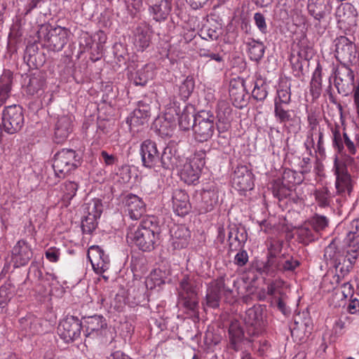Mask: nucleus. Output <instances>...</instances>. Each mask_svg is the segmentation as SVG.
Listing matches in <instances>:
<instances>
[{
    "mask_svg": "<svg viewBox=\"0 0 359 359\" xmlns=\"http://www.w3.org/2000/svg\"><path fill=\"white\" fill-rule=\"evenodd\" d=\"M283 241H272L267 248L266 260L257 266L262 275L275 277L280 273L294 272L300 262L289 254H281Z\"/></svg>",
    "mask_w": 359,
    "mask_h": 359,
    "instance_id": "f257e3e1",
    "label": "nucleus"
},
{
    "mask_svg": "<svg viewBox=\"0 0 359 359\" xmlns=\"http://www.w3.org/2000/svg\"><path fill=\"white\" fill-rule=\"evenodd\" d=\"M158 237V226L154 217H146L137 227L130 228L127 238L130 240L144 252H150L155 248Z\"/></svg>",
    "mask_w": 359,
    "mask_h": 359,
    "instance_id": "f03ea898",
    "label": "nucleus"
},
{
    "mask_svg": "<svg viewBox=\"0 0 359 359\" xmlns=\"http://www.w3.org/2000/svg\"><path fill=\"white\" fill-rule=\"evenodd\" d=\"M37 34L48 49L58 52L67 43L70 31L60 26L53 27L50 24H44L40 26Z\"/></svg>",
    "mask_w": 359,
    "mask_h": 359,
    "instance_id": "7ed1b4c3",
    "label": "nucleus"
},
{
    "mask_svg": "<svg viewBox=\"0 0 359 359\" xmlns=\"http://www.w3.org/2000/svg\"><path fill=\"white\" fill-rule=\"evenodd\" d=\"M80 164V156L75 150L62 149L54 155L53 168L55 177L61 179L76 170Z\"/></svg>",
    "mask_w": 359,
    "mask_h": 359,
    "instance_id": "20e7f679",
    "label": "nucleus"
},
{
    "mask_svg": "<svg viewBox=\"0 0 359 359\" xmlns=\"http://www.w3.org/2000/svg\"><path fill=\"white\" fill-rule=\"evenodd\" d=\"M205 151H196L194 156L187 159L177 169L182 181L187 184H196L198 182L202 168L205 164Z\"/></svg>",
    "mask_w": 359,
    "mask_h": 359,
    "instance_id": "39448f33",
    "label": "nucleus"
},
{
    "mask_svg": "<svg viewBox=\"0 0 359 359\" xmlns=\"http://www.w3.org/2000/svg\"><path fill=\"white\" fill-rule=\"evenodd\" d=\"M215 116L210 111L201 110L196 114L193 125V136L198 142L208 141L215 130Z\"/></svg>",
    "mask_w": 359,
    "mask_h": 359,
    "instance_id": "423d86ee",
    "label": "nucleus"
},
{
    "mask_svg": "<svg viewBox=\"0 0 359 359\" xmlns=\"http://www.w3.org/2000/svg\"><path fill=\"white\" fill-rule=\"evenodd\" d=\"M236 284L233 277L221 276L210 283L205 296V306L216 309L219 306L221 292L225 295L231 294Z\"/></svg>",
    "mask_w": 359,
    "mask_h": 359,
    "instance_id": "0eeeda50",
    "label": "nucleus"
},
{
    "mask_svg": "<svg viewBox=\"0 0 359 359\" xmlns=\"http://www.w3.org/2000/svg\"><path fill=\"white\" fill-rule=\"evenodd\" d=\"M25 124L24 110L19 104L4 107L2 111V125L8 134L18 133Z\"/></svg>",
    "mask_w": 359,
    "mask_h": 359,
    "instance_id": "6e6552de",
    "label": "nucleus"
},
{
    "mask_svg": "<svg viewBox=\"0 0 359 359\" xmlns=\"http://www.w3.org/2000/svg\"><path fill=\"white\" fill-rule=\"evenodd\" d=\"M245 330L248 337H258L264 332L266 325L261 306H253L248 309L244 316Z\"/></svg>",
    "mask_w": 359,
    "mask_h": 359,
    "instance_id": "1a4fd4ad",
    "label": "nucleus"
},
{
    "mask_svg": "<svg viewBox=\"0 0 359 359\" xmlns=\"http://www.w3.org/2000/svg\"><path fill=\"white\" fill-rule=\"evenodd\" d=\"M180 297L182 304L188 311L196 312L198 306V285L196 280L185 276L180 283Z\"/></svg>",
    "mask_w": 359,
    "mask_h": 359,
    "instance_id": "9d476101",
    "label": "nucleus"
},
{
    "mask_svg": "<svg viewBox=\"0 0 359 359\" xmlns=\"http://www.w3.org/2000/svg\"><path fill=\"white\" fill-rule=\"evenodd\" d=\"M168 106H169L168 108V113L171 114L172 116L175 114L178 116L179 126L182 130L193 129L196 114H194L192 106H187L185 102H183L181 107V103L175 97L170 100Z\"/></svg>",
    "mask_w": 359,
    "mask_h": 359,
    "instance_id": "9b49d317",
    "label": "nucleus"
},
{
    "mask_svg": "<svg viewBox=\"0 0 359 359\" xmlns=\"http://www.w3.org/2000/svg\"><path fill=\"white\" fill-rule=\"evenodd\" d=\"M229 345L230 349L237 352L242 349V345L245 342H252L255 337H248L244 332L241 323L238 320H232L228 329Z\"/></svg>",
    "mask_w": 359,
    "mask_h": 359,
    "instance_id": "f8f14e48",
    "label": "nucleus"
},
{
    "mask_svg": "<svg viewBox=\"0 0 359 359\" xmlns=\"http://www.w3.org/2000/svg\"><path fill=\"white\" fill-rule=\"evenodd\" d=\"M81 328V322L77 317L67 316L60 323L57 333L61 339L69 343L79 337Z\"/></svg>",
    "mask_w": 359,
    "mask_h": 359,
    "instance_id": "ddd939ff",
    "label": "nucleus"
},
{
    "mask_svg": "<svg viewBox=\"0 0 359 359\" xmlns=\"http://www.w3.org/2000/svg\"><path fill=\"white\" fill-rule=\"evenodd\" d=\"M335 41V56L340 62L351 65L356 57L355 44L345 36H340Z\"/></svg>",
    "mask_w": 359,
    "mask_h": 359,
    "instance_id": "4468645a",
    "label": "nucleus"
},
{
    "mask_svg": "<svg viewBox=\"0 0 359 359\" xmlns=\"http://www.w3.org/2000/svg\"><path fill=\"white\" fill-rule=\"evenodd\" d=\"M231 111L232 109L228 102L225 101L218 102L217 109L218 123L217 124V129L219 132L218 142L219 144L227 143V137L222 134L226 132L230 128V123L232 119Z\"/></svg>",
    "mask_w": 359,
    "mask_h": 359,
    "instance_id": "2eb2a0df",
    "label": "nucleus"
},
{
    "mask_svg": "<svg viewBox=\"0 0 359 359\" xmlns=\"http://www.w3.org/2000/svg\"><path fill=\"white\" fill-rule=\"evenodd\" d=\"M142 165L156 171L160 170V155L155 142L146 140L140 147Z\"/></svg>",
    "mask_w": 359,
    "mask_h": 359,
    "instance_id": "dca6fc26",
    "label": "nucleus"
},
{
    "mask_svg": "<svg viewBox=\"0 0 359 359\" xmlns=\"http://www.w3.org/2000/svg\"><path fill=\"white\" fill-rule=\"evenodd\" d=\"M233 187L239 191H250L254 187V175L247 165H238L232 177Z\"/></svg>",
    "mask_w": 359,
    "mask_h": 359,
    "instance_id": "f3484780",
    "label": "nucleus"
},
{
    "mask_svg": "<svg viewBox=\"0 0 359 359\" xmlns=\"http://www.w3.org/2000/svg\"><path fill=\"white\" fill-rule=\"evenodd\" d=\"M73 130V121L69 115H60L57 118L54 127L53 140L57 144L67 140Z\"/></svg>",
    "mask_w": 359,
    "mask_h": 359,
    "instance_id": "a211bd4d",
    "label": "nucleus"
},
{
    "mask_svg": "<svg viewBox=\"0 0 359 359\" xmlns=\"http://www.w3.org/2000/svg\"><path fill=\"white\" fill-rule=\"evenodd\" d=\"M33 257L31 245L25 240H20L12 249V261L15 267L28 264Z\"/></svg>",
    "mask_w": 359,
    "mask_h": 359,
    "instance_id": "6ab92c4d",
    "label": "nucleus"
},
{
    "mask_svg": "<svg viewBox=\"0 0 359 359\" xmlns=\"http://www.w3.org/2000/svg\"><path fill=\"white\" fill-rule=\"evenodd\" d=\"M334 174L336 175L335 187L337 193L342 194L347 192L350 194L353 188L352 180L345 165L336 161Z\"/></svg>",
    "mask_w": 359,
    "mask_h": 359,
    "instance_id": "aec40b11",
    "label": "nucleus"
},
{
    "mask_svg": "<svg viewBox=\"0 0 359 359\" xmlns=\"http://www.w3.org/2000/svg\"><path fill=\"white\" fill-rule=\"evenodd\" d=\"M229 96L233 104L238 108H242L247 103L245 97L248 93L245 90V81L243 79L238 77L231 80L229 83Z\"/></svg>",
    "mask_w": 359,
    "mask_h": 359,
    "instance_id": "412c9836",
    "label": "nucleus"
},
{
    "mask_svg": "<svg viewBox=\"0 0 359 359\" xmlns=\"http://www.w3.org/2000/svg\"><path fill=\"white\" fill-rule=\"evenodd\" d=\"M217 200L218 196L215 190L203 189L199 196H196V208L200 214L207 213L213 210Z\"/></svg>",
    "mask_w": 359,
    "mask_h": 359,
    "instance_id": "4be33fe9",
    "label": "nucleus"
},
{
    "mask_svg": "<svg viewBox=\"0 0 359 359\" xmlns=\"http://www.w3.org/2000/svg\"><path fill=\"white\" fill-rule=\"evenodd\" d=\"M88 257L96 273H102L108 269L109 257L99 246H92L88 251Z\"/></svg>",
    "mask_w": 359,
    "mask_h": 359,
    "instance_id": "5701e85b",
    "label": "nucleus"
},
{
    "mask_svg": "<svg viewBox=\"0 0 359 359\" xmlns=\"http://www.w3.org/2000/svg\"><path fill=\"white\" fill-rule=\"evenodd\" d=\"M107 331V323L102 316H89L86 320L87 337H97L104 336Z\"/></svg>",
    "mask_w": 359,
    "mask_h": 359,
    "instance_id": "b1692460",
    "label": "nucleus"
},
{
    "mask_svg": "<svg viewBox=\"0 0 359 359\" xmlns=\"http://www.w3.org/2000/svg\"><path fill=\"white\" fill-rule=\"evenodd\" d=\"M20 330L25 336H32L42 332V320L33 314H27L19 320Z\"/></svg>",
    "mask_w": 359,
    "mask_h": 359,
    "instance_id": "393cba45",
    "label": "nucleus"
},
{
    "mask_svg": "<svg viewBox=\"0 0 359 359\" xmlns=\"http://www.w3.org/2000/svg\"><path fill=\"white\" fill-rule=\"evenodd\" d=\"M125 205L130 217L135 220L140 219L146 212V205L144 201L133 194L126 197Z\"/></svg>",
    "mask_w": 359,
    "mask_h": 359,
    "instance_id": "a878e982",
    "label": "nucleus"
},
{
    "mask_svg": "<svg viewBox=\"0 0 359 359\" xmlns=\"http://www.w3.org/2000/svg\"><path fill=\"white\" fill-rule=\"evenodd\" d=\"M172 205L174 211L179 216H184L191 210V205L189 201V196L182 189H175L172 194Z\"/></svg>",
    "mask_w": 359,
    "mask_h": 359,
    "instance_id": "bb28decb",
    "label": "nucleus"
},
{
    "mask_svg": "<svg viewBox=\"0 0 359 359\" xmlns=\"http://www.w3.org/2000/svg\"><path fill=\"white\" fill-rule=\"evenodd\" d=\"M248 239V233L244 227H238L233 224L229 226L228 233L229 251L241 249Z\"/></svg>",
    "mask_w": 359,
    "mask_h": 359,
    "instance_id": "cd10ccee",
    "label": "nucleus"
},
{
    "mask_svg": "<svg viewBox=\"0 0 359 359\" xmlns=\"http://www.w3.org/2000/svg\"><path fill=\"white\" fill-rule=\"evenodd\" d=\"M179 156L172 143H169L163 149L160 156V168L174 170L180 167Z\"/></svg>",
    "mask_w": 359,
    "mask_h": 359,
    "instance_id": "c85d7f7f",
    "label": "nucleus"
},
{
    "mask_svg": "<svg viewBox=\"0 0 359 359\" xmlns=\"http://www.w3.org/2000/svg\"><path fill=\"white\" fill-rule=\"evenodd\" d=\"M171 242L174 249L186 248L191 238L190 231L184 225H175L170 229Z\"/></svg>",
    "mask_w": 359,
    "mask_h": 359,
    "instance_id": "c756f323",
    "label": "nucleus"
},
{
    "mask_svg": "<svg viewBox=\"0 0 359 359\" xmlns=\"http://www.w3.org/2000/svg\"><path fill=\"white\" fill-rule=\"evenodd\" d=\"M151 32L145 23L140 24L134 30L133 43L137 50L144 51L151 42Z\"/></svg>",
    "mask_w": 359,
    "mask_h": 359,
    "instance_id": "7c9ffc66",
    "label": "nucleus"
},
{
    "mask_svg": "<svg viewBox=\"0 0 359 359\" xmlns=\"http://www.w3.org/2000/svg\"><path fill=\"white\" fill-rule=\"evenodd\" d=\"M150 106L144 101H140L137 104V108L133 111L132 115L127 118V123L130 128L135 126H142L144 124L147 117L150 116Z\"/></svg>",
    "mask_w": 359,
    "mask_h": 359,
    "instance_id": "2f4dec72",
    "label": "nucleus"
},
{
    "mask_svg": "<svg viewBox=\"0 0 359 359\" xmlns=\"http://www.w3.org/2000/svg\"><path fill=\"white\" fill-rule=\"evenodd\" d=\"M347 248L344 253L346 258L353 265L359 257V235L355 232L349 231L346 238Z\"/></svg>",
    "mask_w": 359,
    "mask_h": 359,
    "instance_id": "473e14b6",
    "label": "nucleus"
},
{
    "mask_svg": "<svg viewBox=\"0 0 359 359\" xmlns=\"http://www.w3.org/2000/svg\"><path fill=\"white\" fill-rule=\"evenodd\" d=\"M344 252L338 246L335 240L332 241L324 250V259L327 264L329 263L337 270L340 266V261L343 258Z\"/></svg>",
    "mask_w": 359,
    "mask_h": 359,
    "instance_id": "72a5a7b5",
    "label": "nucleus"
},
{
    "mask_svg": "<svg viewBox=\"0 0 359 359\" xmlns=\"http://www.w3.org/2000/svg\"><path fill=\"white\" fill-rule=\"evenodd\" d=\"M45 83L44 76L41 74H34L30 76L29 83L26 86L27 93L30 95H41L44 92Z\"/></svg>",
    "mask_w": 359,
    "mask_h": 359,
    "instance_id": "f704fd0d",
    "label": "nucleus"
},
{
    "mask_svg": "<svg viewBox=\"0 0 359 359\" xmlns=\"http://www.w3.org/2000/svg\"><path fill=\"white\" fill-rule=\"evenodd\" d=\"M171 0H161L150 8L154 19L157 22L165 20L171 11Z\"/></svg>",
    "mask_w": 359,
    "mask_h": 359,
    "instance_id": "c9c22d12",
    "label": "nucleus"
},
{
    "mask_svg": "<svg viewBox=\"0 0 359 359\" xmlns=\"http://www.w3.org/2000/svg\"><path fill=\"white\" fill-rule=\"evenodd\" d=\"M153 77V65L147 64L138 69L132 79L135 86H145L147 82Z\"/></svg>",
    "mask_w": 359,
    "mask_h": 359,
    "instance_id": "e433bc0d",
    "label": "nucleus"
},
{
    "mask_svg": "<svg viewBox=\"0 0 359 359\" xmlns=\"http://www.w3.org/2000/svg\"><path fill=\"white\" fill-rule=\"evenodd\" d=\"M246 46L251 60L259 62L262 59L266 49V46L262 42L250 39L246 43Z\"/></svg>",
    "mask_w": 359,
    "mask_h": 359,
    "instance_id": "4c0bfd02",
    "label": "nucleus"
},
{
    "mask_svg": "<svg viewBox=\"0 0 359 359\" xmlns=\"http://www.w3.org/2000/svg\"><path fill=\"white\" fill-rule=\"evenodd\" d=\"M13 76L11 72L4 74L0 78V108L10 97Z\"/></svg>",
    "mask_w": 359,
    "mask_h": 359,
    "instance_id": "58836bf2",
    "label": "nucleus"
},
{
    "mask_svg": "<svg viewBox=\"0 0 359 359\" xmlns=\"http://www.w3.org/2000/svg\"><path fill=\"white\" fill-rule=\"evenodd\" d=\"M328 0H309L308 11L315 20L320 21L325 15Z\"/></svg>",
    "mask_w": 359,
    "mask_h": 359,
    "instance_id": "ea45409f",
    "label": "nucleus"
},
{
    "mask_svg": "<svg viewBox=\"0 0 359 359\" xmlns=\"http://www.w3.org/2000/svg\"><path fill=\"white\" fill-rule=\"evenodd\" d=\"M289 106L274 104V115L280 123L294 121L296 116L293 110L288 109Z\"/></svg>",
    "mask_w": 359,
    "mask_h": 359,
    "instance_id": "a19ab883",
    "label": "nucleus"
},
{
    "mask_svg": "<svg viewBox=\"0 0 359 359\" xmlns=\"http://www.w3.org/2000/svg\"><path fill=\"white\" fill-rule=\"evenodd\" d=\"M297 237L300 243L308 245L318 238V235L313 231L306 222L304 225L297 229Z\"/></svg>",
    "mask_w": 359,
    "mask_h": 359,
    "instance_id": "79ce46f5",
    "label": "nucleus"
},
{
    "mask_svg": "<svg viewBox=\"0 0 359 359\" xmlns=\"http://www.w3.org/2000/svg\"><path fill=\"white\" fill-rule=\"evenodd\" d=\"M79 185L73 181H66L61 186L62 192V200L67 206L70 201L75 196Z\"/></svg>",
    "mask_w": 359,
    "mask_h": 359,
    "instance_id": "37998d69",
    "label": "nucleus"
},
{
    "mask_svg": "<svg viewBox=\"0 0 359 359\" xmlns=\"http://www.w3.org/2000/svg\"><path fill=\"white\" fill-rule=\"evenodd\" d=\"M313 231L319 236L320 232L328 226L329 220L323 215L315 214L306 221Z\"/></svg>",
    "mask_w": 359,
    "mask_h": 359,
    "instance_id": "c03bdc74",
    "label": "nucleus"
},
{
    "mask_svg": "<svg viewBox=\"0 0 359 359\" xmlns=\"http://www.w3.org/2000/svg\"><path fill=\"white\" fill-rule=\"evenodd\" d=\"M341 67L336 71L334 81L338 82H354V74L350 68L351 65L340 62Z\"/></svg>",
    "mask_w": 359,
    "mask_h": 359,
    "instance_id": "a18cd8bd",
    "label": "nucleus"
},
{
    "mask_svg": "<svg viewBox=\"0 0 359 359\" xmlns=\"http://www.w3.org/2000/svg\"><path fill=\"white\" fill-rule=\"evenodd\" d=\"M221 34V28L217 25H204L199 35L205 40H217Z\"/></svg>",
    "mask_w": 359,
    "mask_h": 359,
    "instance_id": "49530a36",
    "label": "nucleus"
},
{
    "mask_svg": "<svg viewBox=\"0 0 359 359\" xmlns=\"http://www.w3.org/2000/svg\"><path fill=\"white\" fill-rule=\"evenodd\" d=\"M15 294L14 286L6 282L0 286V306L5 307Z\"/></svg>",
    "mask_w": 359,
    "mask_h": 359,
    "instance_id": "de8ad7c7",
    "label": "nucleus"
},
{
    "mask_svg": "<svg viewBox=\"0 0 359 359\" xmlns=\"http://www.w3.org/2000/svg\"><path fill=\"white\" fill-rule=\"evenodd\" d=\"M292 189L293 187L280 182H276L272 187V192L275 197L281 201L291 195Z\"/></svg>",
    "mask_w": 359,
    "mask_h": 359,
    "instance_id": "09e8293b",
    "label": "nucleus"
},
{
    "mask_svg": "<svg viewBox=\"0 0 359 359\" xmlns=\"http://www.w3.org/2000/svg\"><path fill=\"white\" fill-rule=\"evenodd\" d=\"M194 80L191 76H187L180 84L179 86V95L183 102L190 96L194 89Z\"/></svg>",
    "mask_w": 359,
    "mask_h": 359,
    "instance_id": "8fccbe9b",
    "label": "nucleus"
},
{
    "mask_svg": "<svg viewBox=\"0 0 359 359\" xmlns=\"http://www.w3.org/2000/svg\"><path fill=\"white\" fill-rule=\"evenodd\" d=\"M39 56L38 44L32 43L27 46L25 52V60H27L29 65H32L38 66L40 64L37 62V57Z\"/></svg>",
    "mask_w": 359,
    "mask_h": 359,
    "instance_id": "3c124183",
    "label": "nucleus"
},
{
    "mask_svg": "<svg viewBox=\"0 0 359 359\" xmlns=\"http://www.w3.org/2000/svg\"><path fill=\"white\" fill-rule=\"evenodd\" d=\"M353 266L352 263L344 257V253L343 258L340 261V266L338 268L340 274H337L333 276V279L337 284L341 282V278H344L353 269Z\"/></svg>",
    "mask_w": 359,
    "mask_h": 359,
    "instance_id": "603ef678",
    "label": "nucleus"
},
{
    "mask_svg": "<svg viewBox=\"0 0 359 359\" xmlns=\"http://www.w3.org/2000/svg\"><path fill=\"white\" fill-rule=\"evenodd\" d=\"M86 215L100 218L102 212V204L100 200L93 199L86 204Z\"/></svg>",
    "mask_w": 359,
    "mask_h": 359,
    "instance_id": "864d4df0",
    "label": "nucleus"
},
{
    "mask_svg": "<svg viewBox=\"0 0 359 359\" xmlns=\"http://www.w3.org/2000/svg\"><path fill=\"white\" fill-rule=\"evenodd\" d=\"M315 198L319 206L325 208L330 204L331 194L326 187L316 190Z\"/></svg>",
    "mask_w": 359,
    "mask_h": 359,
    "instance_id": "5fc2aeb1",
    "label": "nucleus"
},
{
    "mask_svg": "<svg viewBox=\"0 0 359 359\" xmlns=\"http://www.w3.org/2000/svg\"><path fill=\"white\" fill-rule=\"evenodd\" d=\"M252 97L257 101H263L267 96L266 85L262 80L255 83V86L252 92Z\"/></svg>",
    "mask_w": 359,
    "mask_h": 359,
    "instance_id": "6e6d98bb",
    "label": "nucleus"
},
{
    "mask_svg": "<svg viewBox=\"0 0 359 359\" xmlns=\"http://www.w3.org/2000/svg\"><path fill=\"white\" fill-rule=\"evenodd\" d=\"M291 102L290 89H278L277 90V97L275 99L274 104L283 106H289Z\"/></svg>",
    "mask_w": 359,
    "mask_h": 359,
    "instance_id": "4d7b16f0",
    "label": "nucleus"
},
{
    "mask_svg": "<svg viewBox=\"0 0 359 359\" xmlns=\"http://www.w3.org/2000/svg\"><path fill=\"white\" fill-rule=\"evenodd\" d=\"M221 340L222 337L219 334L209 330L205 333L203 338V342L208 349L218 345Z\"/></svg>",
    "mask_w": 359,
    "mask_h": 359,
    "instance_id": "13d9d810",
    "label": "nucleus"
},
{
    "mask_svg": "<svg viewBox=\"0 0 359 359\" xmlns=\"http://www.w3.org/2000/svg\"><path fill=\"white\" fill-rule=\"evenodd\" d=\"M97 218L85 215L81 221V228L83 233H91L97 227Z\"/></svg>",
    "mask_w": 359,
    "mask_h": 359,
    "instance_id": "bf43d9fd",
    "label": "nucleus"
},
{
    "mask_svg": "<svg viewBox=\"0 0 359 359\" xmlns=\"http://www.w3.org/2000/svg\"><path fill=\"white\" fill-rule=\"evenodd\" d=\"M308 123H309V131L308 133V138L311 139V146L313 147L314 145V140H313V133L314 131L317 130L319 125V121L317 119L315 114H309L308 116Z\"/></svg>",
    "mask_w": 359,
    "mask_h": 359,
    "instance_id": "052dcab7",
    "label": "nucleus"
},
{
    "mask_svg": "<svg viewBox=\"0 0 359 359\" xmlns=\"http://www.w3.org/2000/svg\"><path fill=\"white\" fill-rule=\"evenodd\" d=\"M60 249L56 247L48 248L45 251V257L50 262H57L60 259Z\"/></svg>",
    "mask_w": 359,
    "mask_h": 359,
    "instance_id": "680f3d73",
    "label": "nucleus"
},
{
    "mask_svg": "<svg viewBox=\"0 0 359 359\" xmlns=\"http://www.w3.org/2000/svg\"><path fill=\"white\" fill-rule=\"evenodd\" d=\"M302 59L299 57L292 56L290 59L292 68L295 76H301L304 75Z\"/></svg>",
    "mask_w": 359,
    "mask_h": 359,
    "instance_id": "e2e57ef3",
    "label": "nucleus"
},
{
    "mask_svg": "<svg viewBox=\"0 0 359 359\" xmlns=\"http://www.w3.org/2000/svg\"><path fill=\"white\" fill-rule=\"evenodd\" d=\"M254 20L256 26L262 34L267 33V25L265 17L261 13H256L254 15Z\"/></svg>",
    "mask_w": 359,
    "mask_h": 359,
    "instance_id": "0e129e2a",
    "label": "nucleus"
},
{
    "mask_svg": "<svg viewBox=\"0 0 359 359\" xmlns=\"http://www.w3.org/2000/svg\"><path fill=\"white\" fill-rule=\"evenodd\" d=\"M295 172L290 170H285L282 176V183L293 187L297 184L296 182Z\"/></svg>",
    "mask_w": 359,
    "mask_h": 359,
    "instance_id": "69168bd1",
    "label": "nucleus"
},
{
    "mask_svg": "<svg viewBox=\"0 0 359 359\" xmlns=\"http://www.w3.org/2000/svg\"><path fill=\"white\" fill-rule=\"evenodd\" d=\"M333 134V146L336 147L339 152H341L344 148L341 133L339 128H336L332 130Z\"/></svg>",
    "mask_w": 359,
    "mask_h": 359,
    "instance_id": "338daca9",
    "label": "nucleus"
},
{
    "mask_svg": "<svg viewBox=\"0 0 359 359\" xmlns=\"http://www.w3.org/2000/svg\"><path fill=\"white\" fill-rule=\"evenodd\" d=\"M322 82L317 81L316 80H311L310 82V93L313 99H317L321 94Z\"/></svg>",
    "mask_w": 359,
    "mask_h": 359,
    "instance_id": "774afa93",
    "label": "nucleus"
}]
</instances>
